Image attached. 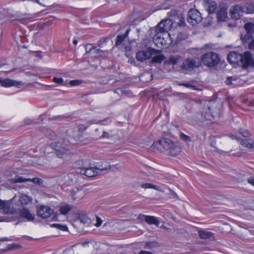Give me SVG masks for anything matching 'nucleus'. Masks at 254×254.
Instances as JSON below:
<instances>
[{
    "mask_svg": "<svg viewBox=\"0 0 254 254\" xmlns=\"http://www.w3.org/2000/svg\"><path fill=\"white\" fill-rule=\"evenodd\" d=\"M153 148L161 152L166 151L167 155L173 157L179 155L181 151V147L175 144L172 140L167 138H162L152 144Z\"/></svg>",
    "mask_w": 254,
    "mask_h": 254,
    "instance_id": "nucleus-1",
    "label": "nucleus"
},
{
    "mask_svg": "<svg viewBox=\"0 0 254 254\" xmlns=\"http://www.w3.org/2000/svg\"><path fill=\"white\" fill-rule=\"evenodd\" d=\"M201 64L205 66L212 67L218 64L220 62L219 55L214 52H208L203 55L201 57Z\"/></svg>",
    "mask_w": 254,
    "mask_h": 254,
    "instance_id": "nucleus-2",
    "label": "nucleus"
},
{
    "mask_svg": "<svg viewBox=\"0 0 254 254\" xmlns=\"http://www.w3.org/2000/svg\"><path fill=\"white\" fill-rule=\"evenodd\" d=\"M200 66L201 62L198 59L187 58L183 61L181 67L184 73H190Z\"/></svg>",
    "mask_w": 254,
    "mask_h": 254,
    "instance_id": "nucleus-3",
    "label": "nucleus"
},
{
    "mask_svg": "<svg viewBox=\"0 0 254 254\" xmlns=\"http://www.w3.org/2000/svg\"><path fill=\"white\" fill-rule=\"evenodd\" d=\"M239 66L244 69L254 68V55L249 51L243 53Z\"/></svg>",
    "mask_w": 254,
    "mask_h": 254,
    "instance_id": "nucleus-4",
    "label": "nucleus"
},
{
    "mask_svg": "<svg viewBox=\"0 0 254 254\" xmlns=\"http://www.w3.org/2000/svg\"><path fill=\"white\" fill-rule=\"evenodd\" d=\"M161 50H155L150 47L148 48L146 51L142 50L137 52L136 55V58L138 61L143 62L150 59L153 55L161 53Z\"/></svg>",
    "mask_w": 254,
    "mask_h": 254,
    "instance_id": "nucleus-5",
    "label": "nucleus"
},
{
    "mask_svg": "<svg viewBox=\"0 0 254 254\" xmlns=\"http://www.w3.org/2000/svg\"><path fill=\"white\" fill-rule=\"evenodd\" d=\"M202 19L200 12L195 9H190L188 14V22L192 25L195 26L200 23Z\"/></svg>",
    "mask_w": 254,
    "mask_h": 254,
    "instance_id": "nucleus-6",
    "label": "nucleus"
},
{
    "mask_svg": "<svg viewBox=\"0 0 254 254\" xmlns=\"http://www.w3.org/2000/svg\"><path fill=\"white\" fill-rule=\"evenodd\" d=\"M173 25V21L171 19H166L161 20L157 25L156 31L157 34L167 33Z\"/></svg>",
    "mask_w": 254,
    "mask_h": 254,
    "instance_id": "nucleus-7",
    "label": "nucleus"
},
{
    "mask_svg": "<svg viewBox=\"0 0 254 254\" xmlns=\"http://www.w3.org/2000/svg\"><path fill=\"white\" fill-rule=\"evenodd\" d=\"M244 11L242 4H236L230 8L229 15L232 19L238 20L243 15Z\"/></svg>",
    "mask_w": 254,
    "mask_h": 254,
    "instance_id": "nucleus-8",
    "label": "nucleus"
},
{
    "mask_svg": "<svg viewBox=\"0 0 254 254\" xmlns=\"http://www.w3.org/2000/svg\"><path fill=\"white\" fill-rule=\"evenodd\" d=\"M54 209L48 206L40 205L37 206L36 213L38 216L43 219H47L53 214Z\"/></svg>",
    "mask_w": 254,
    "mask_h": 254,
    "instance_id": "nucleus-9",
    "label": "nucleus"
},
{
    "mask_svg": "<svg viewBox=\"0 0 254 254\" xmlns=\"http://www.w3.org/2000/svg\"><path fill=\"white\" fill-rule=\"evenodd\" d=\"M50 146L55 151V154L59 158L63 157V155L66 154L68 150L61 143L59 142H52Z\"/></svg>",
    "mask_w": 254,
    "mask_h": 254,
    "instance_id": "nucleus-10",
    "label": "nucleus"
},
{
    "mask_svg": "<svg viewBox=\"0 0 254 254\" xmlns=\"http://www.w3.org/2000/svg\"><path fill=\"white\" fill-rule=\"evenodd\" d=\"M137 219L141 221H144L149 225L154 224L157 227L159 226L160 224V221L158 218L154 216L145 215L140 214L137 217Z\"/></svg>",
    "mask_w": 254,
    "mask_h": 254,
    "instance_id": "nucleus-11",
    "label": "nucleus"
},
{
    "mask_svg": "<svg viewBox=\"0 0 254 254\" xmlns=\"http://www.w3.org/2000/svg\"><path fill=\"white\" fill-rule=\"evenodd\" d=\"M243 53H240L237 51H231L227 55L228 61L230 64L240 65V61L242 57Z\"/></svg>",
    "mask_w": 254,
    "mask_h": 254,
    "instance_id": "nucleus-12",
    "label": "nucleus"
},
{
    "mask_svg": "<svg viewBox=\"0 0 254 254\" xmlns=\"http://www.w3.org/2000/svg\"><path fill=\"white\" fill-rule=\"evenodd\" d=\"M0 84L1 86L5 87L15 86L18 88H20L23 85L21 81L12 80L9 78L3 79L0 78Z\"/></svg>",
    "mask_w": 254,
    "mask_h": 254,
    "instance_id": "nucleus-13",
    "label": "nucleus"
},
{
    "mask_svg": "<svg viewBox=\"0 0 254 254\" xmlns=\"http://www.w3.org/2000/svg\"><path fill=\"white\" fill-rule=\"evenodd\" d=\"M130 29L129 28H128L125 33L124 34H119L118 35L115 42V46L117 47H119L120 46L124 47V41L125 39L128 37V34L129 33Z\"/></svg>",
    "mask_w": 254,
    "mask_h": 254,
    "instance_id": "nucleus-14",
    "label": "nucleus"
},
{
    "mask_svg": "<svg viewBox=\"0 0 254 254\" xmlns=\"http://www.w3.org/2000/svg\"><path fill=\"white\" fill-rule=\"evenodd\" d=\"M20 215L23 218L27 219V221H31L34 220L35 215L31 214L27 208H23L20 210Z\"/></svg>",
    "mask_w": 254,
    "mask_h": 254,
    "instance_id": "nucleus-15",
    "label": "nucleus"
},
{
    "mask_svg": "<svg viewBox=\"0 0 254 254\" xmlns=\"http://www.w3.org/2000/svg\"><path fill=\"white\" fill-rule=\"evenodd\" d=\"M204 2L209 13H214L217 8L216 2L212 0H204Z\"/></svg>",
    "mask_w": 254,
    "mask_h": 254,
    "instance_id": "nucleus-16",
    "label": "nucleus"
},
{
    "mask_svg": "<svg viewBox=\"0 0 254 254\" xmlns=\"http://www.w3.org/2000/svg\"><path fill=\"white\" fill-rule=\"evenodd\" d=\"M198 234L200 238L202 239L214 240V234L211 232L200 230L198 231Z\"/></svg>",
    "mask_w": 254,
    "mask_h": 254,
    "instance_id": "nucleus-17",
    "label": "nucleus"
},
{
    "mask_svg": "<svg viewBox=\"0 0 254 254\" xmlns=\"http://www.w3.org/2000/svg\"><path fill=\"white\" fill-rule=\"evenodd\" d=\"M97 167H93L89 164L88 166L86 165V176L88 177H93L97 176L98 173L97 171Z\"/></svg>",
    "mask_w": 254,
    "mask_h": 254,
    "instance_id": "nucleus-18",
    "label": "nucleus"
},
{
    "mask_svg": "<svg viewBox=\"0 0 254 254\" xmlns=\"http://www.w3.org/2000/svg\"><path fill=\"white\" fill-rule=\"evenodd\" d=\"M218 21H225L228 18L227 12L225 9H221L216 13Z\"/></svg>",
    "mask_w": 254,
    "mask_h": 254,
    "instance_id": "nucleus-19",
    "label": "nucleus"
},
{
    "mask_svg": "<svg viewBox=\"0 0 254 254\" xmlns=\"http://www.w3.org/2000/svg\"><path fill=\"white\" fill-rule=\"evenodd\" d=\"M32 201V198L26 194L21 196L19 199V202L22 206L28 205L29 203H31Z\"/></svg>",
    "mask_w": 254,
    "mask_h": 254,
    "instance_id": "nucleus-20",
    "label": "nucleus"
},
{
    "mask_svg": "<svg viewBox=\"0 0 254 254\" xmlns=\"http://www.w3.org/2000/svg\"><path fill=\"white\" fill-rule=\"evenodd\" d=\"M244 6V12L249 14H252L254 13V3L253 2L246 3L242 4Z\"/></svg>",
    "mask_w": 254,
    "mask_h": 254,
    "instance_id": "nucleus-21",
    "label": "nucleus"
},
{
    "mask_svg": "<svg viewBox=\"0 0 254 254\" xmlns=\"http://www.w3.org/2000/svg\"><path fill=\"white\" fill-rule=\"evenodd\" d=\"M95 58H105L108 55V51H103L100 49H95L93 53Z\"/></svg>",
    "mask_w": 254,
    "mask_h": 254,
    "instance_id": "nucleus-22",
    "label": "nucleus"
},
{
    "mask_svg": "<svg viewBox=\"0 0 254 254\" xmlns=\"http://www.w3.org/2000/svg\"><path fill=\"white\" fill-rule=\"evenodd\" d=\"M29 181V179L28 178H25L22 176H17L14 178H12L10 180V182L11 184H16V183H24Z\"/></svg>",
    "mask_w": 254,
    "mask_h": 254,
    "instance_id": "nucleus-23",
    "label": "nucleus"
},
{
    "mask_svg": "<svg viewBox=\"0 0 254 254\" xmlns=\"http://www.w3.org/2000/svg\"><path fill=\"white\" fill-rule=\"evenodd\" d=\"M181 59V57L179 55H172L169 57L168 62L170 64L175 65L179 62Z\"/></svg>",
    "mask_w": 254,
    "mask_h": 254,
    "instance_id": "nucleus-24",
    "label": "nucleus"
},
{
    "mask_svg": "<svg viewBox=\"0 0 254 254\" xmlns=\"http://www.w3.org/2000/svg\"><path fill=\"white\" fill-rule=\"evenodd\" d=\"M239 79L237 76H229L227 78L225 83L227 85H237L238 84L237 81Z\"/></svg>",
    "mask_w": 254,
    "mask_h": 254,
    "instance_id": "nucleus-25",
    "label": "nucleus"
},
{
    "mask_svg": "<svg viewBox=\"0 0 254 254\" xmlns=\"http://www.w3.org/2000/svg\"><path fill=\"white\" fill-rule=\"evenodd\" d=\"M244 28L246 33L253 34L254 33V23L249 22L245 24Z\"/></svg>",
    "mask_w": 254,
    "mask_h": 254,
    "instance_id": "nucleus-26",
    "label": "nucleus"
},
{
    "mask_svg": "<svg viewBox=\"0 0 254 254\" xmlns=\"http://www.w3.org/2000/svg\"><path fill=\"white\" fill-rule=\"evenodd\" d=\"M45 136L51 140H54L56 138L57 135L56 133L50 129H46L44 131Z\"/></svg>",
    "mask_w": 254,
    "mask_h": 254,
    "instance_id": "nucleus-27",
    "label": "nucleus"
},
{
    "mask_svg": "<svg viewBox=\"0 0 254 254\" xmlns=\"http://www.w3.org/2000/svg\"><path fill=\"white\" fill-rule=\"evenodd\" d=\"M160 53L154 55L155 56L152 58L151 63H161L165 59L163 55H160Z\"/></svg>",
    "mask_w": 254,
    "mask_h": 254,
    "instance_id": "nucleus-28",
    "label": "nucleus"
},
{
    "mask_svg": "<svg viewBox=\"0 0 254 254\" xmlns=\"http://www.w3.org/2000/svg\"><path fill=\"white\" fill-rule=\"evenodd\" d=\"M72 208V207L69 204H66L60 207V211L62 214H67Z\"/></svg>",
    "mask_w": 254,
    "mask_h": 254,
    "instance_id": "nucleus-29",
    "label": "nucleus"
},
{
    "mask_svg": "<svg viewBox=\"0 0 254 254\" xmlns=\"http://www.w3.org/2000/svg\"><path fill=\"white\" fill-rule=\"evenodd\" d=\"M240 144L243 147H247L249 149H252L254 146L253 143L250 142L249 139H241L240 141Z\"/></svg>",
    "mask_w": 254,
    "mask_h": 254,
    "instance_id": "nucleus-30",
    "label": "nucleus"
},
{
    "mask_svg": "<svg viewBox=\"0 0 254 254\" xmlns=\"http://www.w3.org/2000/svg\"><path fill=\"white\" fill-rule=\"evenodd\" d=\"M111 120H110V119L109 118H107L104 119V120H100L97 122L96 120H91L90 121V124H98L100 125H106L108 123H111Z\"/></svg>",
    "mask_w": 254,
    "mask_h": 254,
    "instance_id": "nucleus-31",
    "label": "nucleus"
},
{
    "mask_svg": "<svg viewBox=\"0 0 254 254\" xmlns=\"http://www.w3.org/2000/svg\"><path fill=\"white\" fill-rule=\"evenodd\" d=\"M111 167V166L106 161L102 162L100 165L99 164L98 167H97V170L100 171L110 170Z\"/></svg>",
    "mask_w": 254,
    "mask_h": 254,
    "instance_id": "nucleus-32",
    "label": "nucleus"
},
{
    "mask_svg": "<svg viewBox=\"0 0 254 254\" xmlns=\"http://www.w3.org/2000/svg\"><path fill=\"white\" fill-rule=\"evenodd\" d=\"M78 219L81 223L83 224H88L90 222V219L88 218L87 215L82 213L79 214Z\"/></svg>",
    "mask_w": 254,
    "mask_h": 254,
    "instance_id": "nucleus-33",
    "label": "nucleus"
},
{
    "mask_svg": "<svg viewBox=\"0 0 254 254\" xmlns=\"http://www.w3.org/2000/svg\"><path fill=\"white\" fill-rule=\"evenodd\" d=\"M68 118V117L67 116L59 115L50 118L49 120L50 121H57L58 123H61V122L65 120Z\"/></svg>",
    "mask_w": 254,
    "mask_h": 254,
    "instance_id": "nucleus-34",
    "label": "nucleus"
},
{
    "mask_svg": "<svg viewBox=\"0 0 254 254\" xmlns=\"http://www.w3.org/2000/svg\"><path fill=\"white\" fill-rule=\"evenodd\" d=\"M2 210L5 214H10L13 213L12 210L10 207L9 203L7 201L5 202L4 205L2 208Z\"/></svg>",
    "mask_w": 254,
    "mask_h": 254,
    "instance_id": "nucleus-35",
    "label": "nucleus"
},
{
    "mask_svg": "<svg viewBox=\"0 0 254 254\" xmlns=\"http://www.w3.org/2000/svg\"><path fill=\"white\" fill-rule=\"evenodd\" d=\"M90 121H88L86 124H79L77 127L78 131L83 132L91 125L90 124Z\"/></svg>",
    "mask_w": 254,
    "mask_h": 254,
    "instance_id": "nucleus-36",
    "label": "nucleus"
},
{
    "mask_svg": "<svg viewBox=\"0 0 254 254\" xmlns=\"http://www.w3.org/2000/svg\"><path fill=\"white\" fill-rule=\"evenodd\" d=\"M253 38V34L246 33V34L243 36L241 35V39L244 44L247 43L249 41Z\"/></svg>",
    "mask_w": 254,
    "mask_h": 254,
    "instance_id": "nucleus-37",
    "label": "nucleus"
},
{
    "mask_svg": "<svg viewBox=\"0 0 254 254\" xmlns=\"http://www.w3.org/2000/svg\"><path fill=\"white\" fill-rule=\"evenodd\" d=\"M28 179H29V182H31L39 186H43V180L41 178L36 177L32 179L28 178Z\"/></svg>",
    "mask_w": 254,
    "mask_h": 254,
    "instance_id": "nucleus-38",
    "label": "nucleus"
},
{
    "mask_svg": "<svg viewBox=\"0 0 254 254\" xmlns=\"http://www.w3.org/2000/svg\"><path fill=\"white\" fill-rule=\"evenodd\" d=\"M51 227L56 228L57 229L63 231H68V228L66 225H64L60 224H53L51 225Z\"/></svg>",
    "mask_w": 254,
    "mask_h": 254,
    "instance_id": "nucleus-39",
    "label": "nucleus"
},
{
    "mask_svg": "<svg viewBox=\"0 0 254 254\" xmlns=\"http://www.w3.org/2000/svg\"><path fill=\"white\" fill-rule=\"evenodd\" d=\"M187 38V35L183 33V32H179L176 38V42L177 43H180L181 41L185 40Z\"/></svg>",
    "mask_w": 254,
    "mask_h": 254,
    "instance_id": "nucleus-40",
    "label": "nucleus"
},
{
    "mask_svg": "<svg viewBox=\"0 0 254 254\" xmlns=\"http://www.w3.org/2000/svg\"><path fill=\"white\" fill-rule=\"evenodd\" d=\"M141 187L143 189H153L155 190H158V187L151 183L142 184Z\"/></svg>",
    "mask_w": 254,
    "mask_h": 254,
    "instance_id": "nucleus-41",
    "label": "nucleus"
},
{
    "mask_svg": "<svg viewBox=\"0 0 254 254\" xmlns=\"http://www.w3.org/2000/svg\"><path fill=\"white\" fill-rule=\"evenodd\" d=\"M239 131V133L245 138H249L251 135L250 132L247 129H240Z\"/></svg>",
    "mask_w": 254,
    "mask_h": 254,
    "instance_id": "nucleus-42",
    "label": "nucleus"
},
{
    "mask_svg": "<svg viewBox=\"0 0 254 254\" xmlns=\"http://www.w3.org/2000/svg\"><path fill=\"white\" fill-rule=\"evenodd\" d=\"M53 81L59 85H65L64 79L62 77H54L53 78Z\"/></svg>",
    "mask_w": 254,
    "mask_h": 254,
    "instance_id": "nucleus-43",
    "label": "nucleus"
},
{
    "mask_svg": "<svg viewBox=\"0 0 254 254\" xmlns=\"http://www.w3.org/2000/svg\"><path fill=\"white\" fill-rule=\"evenodd\" d=\"M85 50L86 53H91L93 50H95L96 47L95 46H93L92 44H91L90 43L87 44L85 45Z\"/></svg>",
    "mask_w": 254,
    "mask_h": 254,
    "instance_id": "nucleus-44",
    "label": "nucleus"
},
{
    "mask_svg": "<svg viewBox=\"0 0 254 254\" xmlns=\"http://www.w3.org/2000/svg\"><path fill=\"white\" fill-rule=\"evenodd\" d=\"M21 247L20 245H14V244H10L8 245L6 249H4L3 250H1L2 252H5L8 250L14 249H18Z\"/></svg>",
    "mask_w": 254,
    "mask_h": 254,
    "instance_id": "nucleus-45",
    "label": "nucleus"
},
{
    "mask_svg": "<svg viewBox=\"0 0 254 254\" xmlns=\"http://www.w3.org/2000/svg\"><path fill=\"white\" fill-rule=\"evenodd\" d=\"M180 137L182 140L185 142H190L191 141V138L189 136L182 132L180 133Z\"/></svg>",
    "mask_w": 254,
    "mask_h": 254,
    "instance_id": "nucleus-46",
    "label": "nucleus"
},
{
    "mask_svg": "<svg viewBox=\"0 0 254 254\" xmlns=\"http://www.w3.org/2000/svg\"><path fill=\"white\" fill-rule=\"evenodd\" d=\"M82 81L81 80H72L70 81L69 84L71 86H77L81 84Z\"/></svg>",
    "mask_w": 254,
    "mask_h": 254,
    "instance_id": "nucleus-47",
    "label": "nucleus"
},
{
    "mask_svg": "<svg viewBox=\"0 0 254 254\" xmlns=\"http://www.w3.org/2000/svg\"><path fill=\"white\" fill-rule=\"evenodd\" d=\"M156 244L155 242H148L145 243V247L147 249H151L152 247H154Z\"/></svg>",
    "mask_w": 254,
    "mask_h": 254,
    "instance_id": "nucleus-48",
    "label": "nucleus"
},
{
    "mask_svg": "<svg viewBox=\"0 0 254 254\" xmlns=\"http://www.w3.org/2000/svg\"><path fill=\"white\" fill-rule=\"evenodd\" d=\"M248 46L250 50L254 52V39H252V40L249 43Z\"/></svg>",
    "mask_w": 254,
    "mask_h": 254,
    "instance_id": "nucleus-49",
    "label": "nucleus"
},
{
    "mask_svg": "<svg viewBox=\"0 0 254 254\" xmlns=\"http://www.w3.org/2000/svg\"><path fill=\"white\" fill-rule=\"evenodd\" d=\"M79 170V173L82 175H84L86 176V165H83V167L82 168H78Z\"/></svg>",
    "mask_w": 254,
    "mask_h": 254,
    "instance_id": "nucleus-50",
    "label": "nucleus"
},
{
    "mask_svg": "<svg viewBox=\"0 0 254 254\" xmlns=\"http://www.w3.org/2000/svg\"><path fill=\"white\" fill-rule=\"evenodd\" d=\"M102 220H101V219L100 217L96 216V223L95 224V226L96 227H99L102 224Z\"/></svg>",
    "mask_w": 254,
    "mask_h": 254,
    "instance_id": "nucleus-51",
    "label": "nucleus"
},
{
    "mask_svg": "<svg viewBox=\"0 0 254 254\" xmlns=\"http://www.w3.org/2000/svg\"><path fill=\"white\" fill-rule=\"evenodd\" d=\"M178 25L180 26H183V27L185 26L186 23H185V20L183 18H181L179 19V21L178 22Z\"/></svg>",
    "mask_w": 254,
    "mask_h": 254,
    "instance_id": "nucleus-52",
    "label": "nucleus"
},
{
    "mask_svg": "<svg viewBox=\"0 0 254 254\" xmlns=\"http://www.w3.org/2000/svg\"><path fill=\"white\" fill-rule=\"evenodd\" d=\"M24 124L26 125H29L33 123V121L30 119H26L24 120Z\"/></svg>",
    "mask_w": 254,
    "mask_h": 254,
    "instance_id": "nucleus-53",
    "label": "nucleus"
},
{
    "mask_svg": "<svg viewBox=\"0 0 254 254\" xmlns=\"http://www.w3.org/2000/svg\"><path fill=\"white\" fill-rule=\"evenodd\" d=\"M110 137V134L108 132L104 131L103 132V134L101 136L102 138H108Z\"/></svg>",
    "mask_w": 254,
    "mask_h": 254,
    "instance_id": "nucleus-54",
    "label": "nucleus"
},
{
    "mask_svg": "<svg viewBox=\"0 0 254 254\" xmlns=\"http://www.w3.org/2000/svg\"><path fill=\"white\" fill-rule=\"evenodd\" d=\"M233 139H235V140H239V141H241V138L239 137H238L237 135L236 134H231V135L230 136Z\"/></svg>",
    "mask_w": 254,
    "mask_h": 254,
    "instance_id": "nucleus-55",
    "label": "nucleus"
},
{
    "mask_svg": "<svg viewBox=\"0 0 254 254\" xmlns=\"http://www.w3.org/2000/svg\"><path fill=\"white\" fill-rule=\"evenodd\" d=\"M179 85L180 86H185V87H186L188 88H190V87H191V84H190L189 83H179Z\"/></svg>",
    "mask_w": 254,
    "mask_h": 254,
    "instance_id": "nucleus-56",
    "label": "nucleus"
},
{
    "mask_svg": "<svg viewBox=\"0 0 254 254\" xmlns=\"http://www.w3.org/2000/svg\"><path fill=\"white\" fill-rule=\"evenodd\" d=\"M125 49V51L126 52H130L131 50V47L130 46H125L124 45V46L123 47Z\"/></svg>",
    "mask_w": 254,
    "mask_h": 254,
    "instance_id": "nucleus-57",
    "label": "nucleus"
},
{
    "mask_svg": "<svg viewBox=\"0 0 254 254\" xmlns=\"http://www.w3.org/2000/svg\"><path fill=\"white\" fill-rule=\"evenodd\" d=\"M138 254H153L152 252L142 250Z\"/></svg>",
    "mask_w": 254,
    "mask_h": 254,
    "instance_id": "nucleus-58",
    "label": "nucleus"
},
{
    "mask_svg": "<svg viewBox=\"0 0 254 254\" xmlns=\"http://www.w3.org/2000/svg\"><path fill=\"white\" fill-rule=\"evenodd\" d=\"M248 182L253 185V186H254V178H249L248 180Z\"/></svg>",
    "mask_w": 254,
    "mask_h": 254,
    "instance_id": "nucleus-59",
    "label": "nucleus"
},
{
    "mask_svg": "<svg viewBox=\"0 0 254 254\" xmlns=\"http://www.w3.org/2000/svg\"><path fill=\"white\" fill-rule=\"evenodd\" d=\"M11 239L8 238L7 237L2 238L0 239V241H1V242L9 241H11Z\"/></svg>",
    "mask_w": 254,
    "mask_h": 254,
    "instance_id": "nucleus-60",
    "label": "nucleus"
},
{
    "mask_svg": "<svg viewBox=\"0 0 254 254\" xmlns=\"http://www.w3.org/2000/svg\"><path fill=\"white\" fill-rule=\"evenodd\" d=\"M5 202V201H2L1 199H0V210L2 209V207L4 205Z\"/></svg>",
    "mask_w": 254,
    "mask_h": 254,
    "instance_id": "nucleus-61",
    "label": "nucleus"
},
{
    "mask_svg": "<svg viewBox=\"0 0 254 254\" xmlns=\"http://www.w3.org/2000/svg\"><path fill=\"white\" fill-rule=\"evenodd\" d=\"M216 144V141H212L210 142V146L213 147H215V145Z\"/></svg>",
    "mask_w": 254,
    "mask_h": 254,
    "instance_id": "nucleus-62",
    "label": "nucleus"
},
{
    "mask_svg": "<svg viewBox=\"0 0 254 254\" xmlns=\"http://www.w3.org/2000/svg\"><path fill=\"white\" fill-rule=\"evenodd\" d=\"M190 88L195 90H197L198 89V88L196 86L193 85H191Z\"/></svg>",
    "mask_w": 254,
    "mask_h": 254,
    "instance_id": "nucleus-63",
    "label": "nucleus"
},
{
    "mask_svg": "<svg viewBox=\"0 0 254 254\" xmlns=\"http://www.w3.org/2000/svg\"><path fill=\"white\" fill-rule=\"evenodd\" d=\"M53 220H58V216L56 214H55L53 217Z\"/></svg>",
    "mask_w": 254,
    "mask_h": 254,
    "instance_id": "nucleus-64",
    "label": "nucleus"
}]
</instances>
